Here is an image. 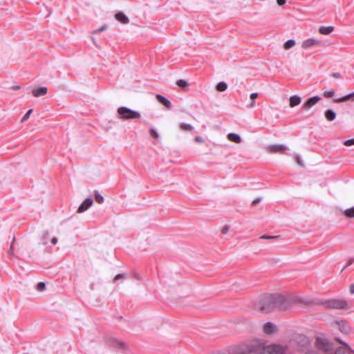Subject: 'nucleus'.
I'll return each instance as SVG.
<instances>
[{
	"label": "nucleus",
	"mask_w": 354,
	"mask_h": 354,
	"mask_svg": "<svg viewBox=\"0 0 354 354\" xmlns=\"http://www.w3.org/2000/svg\"><path fill=\"white\" fill-rule=\"evenodd\" d=\"M288 149V147L284 145H272L268 147V151L271 153H283Z\"/></svg>",
	"instance_id": "obj_6"
},
{
	"label": "nucleus",
	"mask_w": 354,
	"mask_h": 354,
	"mask_svg": "<svg viewBox=\"0 0 354 354\" xmlns=\"http://www.w3.org/2000/svg\"><path fill=\"white\" fill-rule=\"evenodd\" d=\"M276 331V326L272 322H267L263 325V332L266 334H272Z\"/></svg>",
	"instance_id": "obj_11"
},
{
	"label": "nucleus",
	"mask_w": 354,
	"mask_h": 354,
	"mask_svg": "<svg viewBox=\"0 0 354 354\" xmlns=\"http://www.w3.org/2000/svg\"><path fill=\"white\" fill-rule=\"evenodd\" d=\"M124 277V274H117L115 278H114V281H116L118 279H122Z\"/></svg>",
	"instance_id": "obj_34"
},
{
	"label": "nucleus",
	"mask_w": 354,
	"mask_h": 354,
	"mask_svg": "<svg viewBox=\"0 0 354 354\" xmlns=\"http://www.w3.org/2000/svg\"><path fill=\"white\" fill-rule=\"evenodd\" d=\"M349 99H351L354 101V92L350 93V94H348L342 97H339V98H336L334 100V102H344V101H346Z\"/></svg>",
	"instance_id": "obj_18"
},
{
	"label": "nucleus",
	"mask_w": 354,
	"mask_h": 354,
	"mask_svg": "<svg viewBox=\"0 0 354 354\" xmlns=\"http://www.w3.org/2000/svg\"><path fill=\"white\" fill-rule=\"evenodd\" d=\"M344 145L348 146V147L354 145V138L346 140L344 142Z\"/></svg>",
	"instance_id": "obj_31"
},
{
	"label": "nucleus",
	"mask_w": 354,
	"mask_h": 354,
	"mask_svg": "<svg viewBox=\"0 0 354 354\" xmlns=\"http://www.w3.org/2000/svg\"><path fill=\"white\" fill-rule=\"evenodd\" d=\"M297 162L299 165H303V164L301 163V160H300L299 159H298Z\"/></svg>",
	"instance_id": "obj_44"
},
{
	"label": "nucleus",
	"mask_w": 354,
	"mask_h": 354,
	"mask_svg": "<svg viewBox=\"0 0 354 354\" xmlns=\"http://www.w3.org/2000/svg\"><path fill=\"white\" fill-rule=\"evenodd\" d=\"M295 45V41L294 39H288L283 45L285 50H289Z\"/></svg>",
	"instance_id": "obj_20"
},
{
	"label": "nucleus",
	"mask_w": 354,
	"mask_h": 354,
	"mask_svg": "<svg viewBox=\"0 0 354 354\" xmlns=\"http://www.w3.org/2000/svg\"><path fill=\"white\" fill-rule=\"evenodd\" d=\"M15 89H19L20 88V86H15L13 87Z\"/></svg>",
	"instance_id": "obj_43"
},
{
	"label": "nucleus",
	"mask_w": 354,
	"mask_h": 354,
	"mask_svg": "<svg viewBox=\"0 0 354 354\" xmlns=\"http://www.w3.org/2000/svg\"><path fill=\"white\" fill-rule=\"evenodd\" d=\"M51 243L53 244V245H55L57 243V239L56 237H53L52 239H51Z\"/></svg>",
	"instance_id": "obj_40"
},
{
	"label": "nucleus",
	"mask_w": 354,
	"mask_h": 354,
	"mask_svg": "<svg viewBox=\"0 0 354 354\" xmlns=\"http://www.w3.org/2000/svg\"><path fill=\"white\" fill-rule=\"evenodd\" d=\"M319 44L320 41L319 40L315 39H308L302 42L301 47L303 48H309L313 46H319Z\"/></svg>",
	"instance_id": "obj_9"
},
{
	"label": "nucleus",
	"mask_w": 354,
	"mask_h": 354,
	"mask_svg": "<svg viewBox=\"0 0 354 354\" xmlns=\"http://www.w3.org/2000/svg\"><path fill=\"white\" fill-rule=\"evenodd\" d=\"M95 200L99 204L103 203L104 201V197L97 191L95 192Z\"/></svg>",
	"instance_id": "obj_22"
},
{
	"label": "nucleus",
	"mask_w": 354,
	"mask_h": 354,
	"mask_svg": "<svg viewBox=\"0 0 354 354\" xmlns=\"http://www.w3.org/2000/svg\"><path fill=\"white\" fill-rule=\"evenodd\" d=\"M277 3L279 6H283L286 3V0H277Z\"/></svg>",
	"instance_id": "obj_38"
},
{
	"label": "nucleus",
	"mask_w": 354,
	"mask_h": 354,
	"mask_svg": "<svg viewBox=\"0 0 354 354\" xmlns=\"http://www.w3.org/2000/svg\"><path fill=\"white\" fill-rule=\"evenodd\" d=\"M324 116L328 121H333L336 118V113L332 109H328L324 112Z\"/></svg>",
	"instance_id": "obj_16"
},
{
	"label": "nucleus",
	"mask_w": 354,
	"mask_h": 354,
	"mask_svg": "<svg viewBox=\"0 0 354 354\" xmlns=\"http://www.w3.org/2000/svg\"><path fill=\"white\" fill-rule=\"evenodd\" d=\"M320 100L321 97H319V96H314L310 97L303 104L302 108L304 110H308L314 105H315L319 101H320Z\"/></svg>",
	"instance_id": "obj_7"
},
{
	"label": "nucleus",
	"mask_w": 354,
	"mask_h": 354,
	"mask_svg": "<svg viewBox=\"0 0 354 354\" xmlns=\"http://www.w3.org/2000/svg\"><path fill=\"white\" fill-rule=\"evenodd\" d=\"M258 97V93H252L251 95H250V99L252 100V102L250 103V104L248 106L250 108H253L254 106H255V102H254V100L255 99Z\"/></svg>",
	"instance_id": "obj_23"
},
{
	"label": "nucleus",
	"mask_w": 354,
	"mask_h": 354,
	"mask_svg": "<svg viewBox=\"0 0 354 354\" xmlns=\"http://www.w3.org/2000/svg\"><path fill=\"white\" fill-rule=\"evenodd\" d=\"M332 77L334 78H341V74L339 73H333L332 75Z\"/></svg>",
	"instance_id": "obj_36"
},
{
	"label": "nucleus",
	"mask_w": 354,
	"mask_h": 354,
	"mask_svg": "<svg viewBox=\"0 0 354 354\" xmlns=\"http://www.w3.org/2000/svg\"><path fill=\"white\" fill-rule=\"evenodd\" d=\"M301 102V99L299 95H295L290 97L289 104L290 107H295L299 105Z\"/></svg>",
	"instance_id": "obj_15"
},
{
	"label": "nucleus",
	"mask_w": 354,
	"mask_h": 354,
	"mask_svg": "<svg viewBox=\"0 0 354 354\" xmlns=\"http://www.w3.org/2000/svg\"><path fill=\"white\" fill-rule=\"evenodd\" d=\"M118 116L120 119L124 120L139 119L141 118L140 113L126 106H120L117 111Z\"/></svg>",
	"instance_id": "obj_2"
},
{
	"label": "nucleus",
	"mask_w": 354,
	"mask_h": 354,
	"mask_svg": "<svg viewBox=\"0 0 354 354\" xmlns=\"http://www.w3.org/2000/svg\"><path fill=\"white\" fill-rule=\"evenodd\" d=\"M180 128L182 131H190L194 129L193 126H192L189 124H187V123H184V122H182L180 124Z\"/></svg>",
	"instance_id": "obj_19"
},
{
	"label": "nucleus",
	"mask_w": 354,
	"mask_h": 354,
	"mask_svg": "<svg viewBox=\"0 0 354 354\" xmlns=\"http://www.w3.org/2000/svg\"><path fill=\"white\" fill-rule=\"evenodd\" d=\"M13 251V247H12V244L11 245L9 250H8V253L11 254Z\"/></svg>",
	"instance_id": "obj_42"
},
{
	"label": "nucleus",
	"mask_w": 354,
	"mask_h": 354,
	"mask_svg": "<svg viewBox=\"0 0 354 354\" xmlns=\"http://www.w3.org/2000/svg\"><path fill=\"white\" fill-rule=\"evenodd\" d=\"M115 18L123 24H127L129 21V18L122 12L116 13L115 15Z\"/></svg>",
	"instance_id": "obj_14"
},
{
	"label": "nucleus",
	"mask_w": 354,
	"mask_h": 354,
	"mask_svg": "<svg viewBox=\"0 0 354 354\" xmlns=\"http://www.w3.org/2000/svg\"><path fill=\"white\" fill-rule=\"evenodd\" d=\"M344 214L348 217H354V207L346 209Z\"/></svg>",
	"instance_id": "obj_25"
},
{
	"label": "nucleus",
	"mask_w": 354,
	"mask_h": 354,
	"mask_svg": "<svg viewBox=\"0 0 354 354\" xmlns=\"http://www.w3.org/2000/svg\"><path fill=\"white\" fill-rule=\"evenodd\" d=\"M46 288V284L44 282H39L37 284V290L39 292L44 290Z\"/></svg>",
	"instance_id": "obj_27"
},
{
	"label": "nucleus",
	"mask_w": 354,
	"mask_h": 354,
	"mask_svg": "<svg viewBox=\"0 0 354 354\" xmlns=\"http://www.w3.org/2000/svg\"><path fill=\"white\" fill-rule=\"evenodd\" d=\"M229 228L230 227L227 225L224 226L221 230L222 233L226 234L229 231Z\"/></svg>",
	"instance_id": "obj_35"
},
{
	"label": "nucleus",
	"mask_w": 354,
	"mask_h": 354,
	"mask_svg": "<svg viewBox=\"0 0 354 354\" xmlns=\"http://www.w3.org/2000/svg\"><path fill=\"white\" fill-rule=\"evenodd\" d=\"M227 139L234 143L239 144L242 142L241 136L235 133H230L227 136Z\"/></svg>",
	"instance_id": "obj_13"
},
{
	"label": "nucleus",
	"mask_w": 354,
	"mask_h": 354,
	"mask_svg": "<svg viewBox=\"0 0 354 354\" xmlns=\"http://www.w3.org/2000/svg\"><path fill=\"white\" fill-rule=\"evenodd\" d=\"M335 95V91L333 90H330V91H325L323 94V95L325 97H327V98H330V97H333Z\"/></svg>",
	"instance_id": "obj_26"
},
{
	"label": "nucleus",
	"mask_w": 354,
	"mask_h": 354,
	"mask_svg": "<svg viewBox=\"0 0 354 354\" xmlns=\"http://www.w3.org/2000/svg\"><path fill=\"white\" fill-rule=\"evenodd\" d=\"M261 239H275L277 238V236H262L261 237Z\"/></svg>",
	"instance_id": "obj_39"
},
{
	"label": "nucleus",
	"mask_w": 354,
	"mask_h": 354,
	"mask_svg": "<svg viewBox=\"0 0 354 354\" xmlns=\"http://www.w3.org/2000/svg\"><path fill=\"white\" fill-rule=\"evenodd\" d=\"M335 324L338 326V328L342 333L344 335H348L351 332V327L346 321H336Z\"/></svg>",
	"instance_id": "obj_5"
},
{
	"label": "nucleus",
	"mask_w": 354,
	"mask_h": 354,
	"mask_svg": "<svg viewBox=\"0 0 354 354\" xmlns=\"http://www.w3.org/2000/svg\"><path fill=\"white\" fill-rule=\"evenodd\" d=\"M156 97L160 103H161L162 105H164L167 109L171 108L172 105H171V102L168 99L165 97L164 96H162L160 94H157L156 95Z\"/></svg>",
	"instance_id": "obj_10"
},
{
	"label": "nucleus",
	"mask_w": 354,
	"mask_h": 354,
	"mask_svg": "<svg viewBox=\"0 0 354 354\" xmlns=\"http://www.w3.org/2000/svg\"><path fill=\"white\" fill-rule=\"evenodd\" d=\"M261 201V199L260 198H257V199H255L252 201V206H255L257 205L259 202Z\"/></svg>",
	"instance_id": "obj_37"
},
{
	"label": "nucleus",
	"mask_w": 354,
	"mask_h": 354,
	"mask_svg": "<svg viewBox=\"0 0 354 354\" xmlns=\"http://www.w3.org/2000/svg\"><path fill=\"white\" fill-rule=\"evenodd\" d=\"M48 236H49V233L48 232H46L43 234V237H42L43 244L46 245L48 243L47 239H48Z\"/></svg>",
	"instance_id": "obj_29"
},
{
	"label": "nucleus",
	"mask_w": 354,
	"mask_h": 354,
	"mask_svg": "<svg viewBox=\"0 0 354 354\" xmlns=\"http://www.w3.org/2000/svg\"><path fill=\"white\" fill-rule=\"evenodd\" d=\"M315 345L319 351L326 353H329L333 351L332 345L326 338L322 337H317L316 338Z\"/></svg>",
	"instance_id": "obj_3"
},
{
	"label": "nucleus",
	"mask_w": 354,
	"mask_h": 354,
	"mask_svg": "<svg viewBox=\"0 0 354 354\" xmlns=\"http://www.w3.org/2000/svg\"><path fill=\"white\" fill-rule=\"evenodd\" d=\"M32 109L28 110L27 111V113L24 115V116L22 118L21 122H24L26 120H27L29 118V117H30V114L32 113Z\"/></svg>",
	"instance_id": "obj_28"
},
{
	"label": "nucleus",
	"mask_w": 354,
	"mask_h": 354,
	"mask_svg": "<svg viewBox=\"0 0 354 354\" xmlns=\"http://www.w3.org/2000/svg\"><path fill=\"white\" fill-rule=\"evenodd\" d=\"M176 84L183 88H185L188 86L187 82L184 80H178L176 82Z\"/></svg>",
	"instance_id": "obj_24"
},
{
	"label": "nucleus",
	"mask_w": 354,
	"mask_h": 354,
	"mask_svg": "<svg viewBox=\"0 0 354 354\" xmlns=\"http://www.w3.org/2000/svg\"><path fill=\"white\" fill-rule=\"evenodd\" d=\"M324 305L328 308L344 309L347 307V301L344 299H330L325 301Z\"/></svg>",
	"instance_id": "obj_4"
},
{
	"label": "nucleus",
	"mask_w": 354,
	"mask_h": 354,
	"mask_svg": "<svg viewBox=\"0 0 354 354\" xmlns=\"http://www.w3.org/2000/svg\"><path fill=\"white\" fill-rule=\"evenodd\" d=\"M150 133H151V135L154 138H158L159 137L158 133H157V131L154 129H150Z\"/></svg>",
	"instance_id": "obj_32"
},
{
	"label": "nucleus",
	"mask_w": 354,
	"mask_h": 354,
	"mask_svg": "<svg viewBox=\"0 0 354 354\" xmlns=\"http://www.w3.org/2000/svg\"><path fill=\"white\" fill-rule=\"evenodd\" d=\"M107 28V26L106 24H104L102 26H101L100 28L96 29L93 31V33H98L100 32H102L104 30H106Z\"/></svg>",
	"instance_id": "obj_30"
},
{
	"label": "nucleus",
	"mask_w": 354,
	"mask_h": 354,
	"mask_svg": "<svg viewBox=\"0 0 354 354\" xmlns=\"http://www.w3.org/2000/svg\"><path fill=\"white\" fill-rule=\"evenodd\" d=\"M350 292L351 294H353L354 293V284H352L351 286H350Z\"/></svg>",
	"instance_id": "obj_41"
},
{
	"label": "nucleus",
	"mask_w": 354,
	"mask_h": 354,
	"mask_svg": "<svg viewBox=\"0 0 354 354\" xmlns=\"http://www.w3.org/2000/svg\"><path fill=\"white\" fill-rule=\"evenodd\" d=\"M227 88V85L225 82H220L217 85H216V89L217 91H225Z\"/></svg>",
	"instance_id": "obj_21"
},
{
	"label": "nucleus",
	"mask_w": 354,
	"mask_h": 354,
	"mask_svg": "<svg viewBox=\"0 0 354 354\" xmlns=\"http://www.w3.org/2000/svg\"><path fill=\"white\" fill-rule=\"evenodd\" d=\"M93 200L91 198H86L78 207L77 212L82 213L86 211L93 205Z\"/></svg>",
	"instance_id": "obj_8"
},
{
	"label": "nucleus",
	"mask_w": 354,
	"mask_h": 354,
	"mask_svg": "<svg viewBox=\"0 0 354 354\" xmlns=\"http://www.w3.org/2000/svg\"><path fill=\"white\" fill-rule=\"evenodd\" d=\"M47 88L44 86H41L39 88H35L32 90V93L33 96L35 97H40L44 95L47 93Z\"/></svg>",
	"instance_id": "obj_12"
},
{
	"label": "nucleus",
	"mask_w": 354,
	"mask_h": 354,
	"mask_svg": "<svg viewBox=\"0 0 354 354\" xmlns=\"http://www.w3.org/2000/svg\"><path fill=\"white\" fill-rule=\"evenodd\" d=\"M334 30L333 26H322L319 29V32L322 35H328Z\"/></svg>",
	"instance_id": "obj_17"
},
{
	"label": "nucleus",
	"mask_w": 354,
	"mask_h": 354,
	"mask_svg": "<svg viewBox=\"0 0 354 354\" xmlns=\"http://www.w3.org/2000/svg\"><path fill=\"white\" fill-rule=\"evenodd\" d=\"M194 140L196 142H198V143H202L204 142V140L202 137L201 136H196L194 138Z\"/></svg>",
	"instance_id": "obj_33"
},
{
	"label": "nucleus",
	"mask_w": 354,
	"mask_h": 354,
	"mask_svg": "<svg viewBox=\"0 0 354 354\" xmlns=\"http://www.w3.org/2000/svg\"><path fill=\"white\" fill-rule=\"evenodd\" d=\"M295 302L290 297H286L281 295H272L263 297L260 302V310L263 313H269L274 308L281 310L288 309Z\"/></svg>",
	"instance_id": "obj_1"
}]
</instances>
